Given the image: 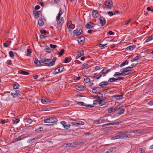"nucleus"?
I'll return each instance as SVG.
<instances>
[{"instance_id": "obj_1", "label": "nucleus", "mask_w": 153, "mask_h": 153, "mask_svg": "<svg viewBox=\"0 0 153 153\" xmlns=\"http://www.w3.org/2000/svg\"><path fill=\"white\" fill-rule=\"evenodd\" d=\"M132 135L131 134H128V133H121L120 134L116 135L112 137V138L113 139H118L119 138H129L131 137Z\"/></svg>"}, {"instance_id": "obj_2", "label": "nucleus", "mask_w": 153, "mask_h": 153, "mask_svg": "<svg viewBox=\"0 0 153 153\" xmlns=\"http://www.w3.org/2000/svg\"><path fill=\"white\" fill-rule=\"evenodd\" d=\"M57 121L58 119L56 118L55 117H52L45 119L44 122L45 123H54L57 122Z\"/></svg>"}, {"instance_id": "obj_3", "label": "nucleus", "mask_w": 153, "mask_h": 153, "mask_svg": "<svg viewBox=\"0 0 153 153\" xmlns=\"http://www.w3.org/2000/svg\"><path fill=\"white\" fill-rule=\"evenodd\" d=\"M120 72H122V76H125L131 73L132 71L129 69L128 68H125L120 70Z\"/></svg>"}, {"instance_id": "obj_4", "label": "nucleus", "mask_w": 153, "mask_h": 153, "mask_svg": "<svg viewBox=\"0 0 153 153\" xmlns=\"http://www.w3.org/2000/svg\"><path fill=\"white\" fill-rule=\"evenodd\" d=\"M51 59H50L42 58L41 59L40 61L41 63L46 64V66L48 67L51 66Z\"/></svg>"}, {"instance_id": "obj_5", "label": "nucleus", "mask_w": 153, "mask_h": 153, "mask_svg": "<svg viewBox=\"0 0 153 153\" xmlns=\"http://www.w3.org/2000/svg\"><path fill=\"white\" fill-rule=\"evenodd\" d=\"M122 107V106L120 105H119L117 107L114 108L113 107H111L108 110V113H111L115 112L116 111L120 109Z\"/></svg>"}, {"instance_id": "obj_6", "label": "nucleus", "mask_w": 153, "mask_h": 153, "mask_svg": "<svg viewBox=\"0 0 153 153\" xmlns=\"http://www.w3.org/2000/svg\"><path fill=\"white\" fill-rule=\"evenodd\" d=\"M104 4L105 7L107 9H110L112 7L113 3L111 0H109L105 1Z\"/></svg>"}, {"instance_id": "obj_7", "label": "nucleus", "mask_w": 153, "mask_h": 153, "mask_svg": "<svg viewBox=\"0 0 153 153\" xmlns=\"http://www.w3.org/2000/svg\"><path fill=\"white\" fill-rule=\"evenodd\" d=\"M115 148L108 147L105 149L101 153H113V150L115 149Z\"/></svg>"}, {"instance_id": "obj_8", "label": "nucleus", "mask_w": 153, "mask_h": 153, "mask_svg": "<svg viewBox=\"0 0 153 153\" xmlns=\"http://www.w3.org/2000/svg\"><path fill=\"white\" fill-rule=\"evenodd\" d=\"M41 102L43 104H49L51 102L50 100H49L44 96H42L41 97Z\"/></svg>"}, {"instance_id": "obj_9", "label": "nucleus", "mask_w": 153, "mask_h": 153, "mask_svg": "<svg viewBox=\"0 0 153 153\" xmlns=\"http://www.w3.org/2000/svg\"><path fill=\"white\" fill-rule=\"evenodd\" d=\"M56 20L57 22V25L59 26H62L64 23L63 17H59L58 19L56 17Z\"/></svg>"}, {"instance_id": "obj_10", "label": "nucleus", "mask_w": 153, "mask_h": 153, "mask_svg": "<svg viewBox=\"0 0 153 153\" xmlns=\"http://www.w3.org/2000/svg\"><path fill=\"white\" fill-rule=\"evenodd\" d=\"M20 91L18 90H15L12 92L11 93V95L13 96V98H15L17 97L20 96L19 94Z\"/></svg>"}, {"instance_id": "obj_11", "label": "nucleus", "mask_w": 153, "mask_h": 153, "mask_svg": "<svg viewBox=\"0 0 153 153\" xmlns=\"http://www.w3.org/2000/svg\"><path fill=\"white\" fill-rule=\"evenodd\" d=\"M99 20L102 26H103L105 25L106 20L105 18L103 16H100L99 18Z\"/></svg>"}, {"instance_id": "obj_12", "label": "nucleus", "mask_w": 153, "mask_h": 153, "mask_svg": "<svg viewBox=\"0 0 153 153\" xmlns=\"http://www.w3.org/2000/svg\"><path fill=\"white\" fill-rule=\"evenodd\" d=\"M100 104V100L97 99L93 101V103L92 105H89L87 106L89 107L90 108H92L94 107L95 105L99 104V105Z\"/></svg>"}, {"instance_id": "obj_13", "label": "nucleus", "mask_w": 153, "mask_h": 153, "mask_svg": "<svg viewBox=\"0 0 153 153\" xmlns=\"http://www.w3.org/2000/svg\"><path fill=\"white\" fill-rule=\"evenodd\" d=\"M75 88L79 91H82L84 90V87L82 85H78L75 86Z\"/></svg>"}, {"instance_id": "obj_14", "label": "nucleus", "mask_w": 153, "mask_h": 153, "mask_svg": "<svg viewBox=\"0 0 153 153\" xmlns=\"http://www.w3.org/2000/svg\"><path fill=\"white\" fill-rule=\"evenodd\" d=\"M63 68L64 67L62 66L57 68L54 71V72H55V74H56L62 72L63 71Z\"/></svg>"}, {"instance_id": "obj_15", "label": "nucleus", "mask_w": 153, "mask_h": 153, "mask_svg": "<svg viewBox=\"0 0 153 153\" xmlns=\"http://www.w3.org/2000/svg\"><path fill=\"white\" fill-rule=\"evenodd\" d=\"M84 124V123L83 122L80 120H78L71 123V124H78V125L80 126L83 125Z\"/></svg>"}, {"instance_id": "obj_16", "label": "nucleus", "mask_w": 153, "mask_h": 153, "mask_svg": "<svg viewBox=\"0 0 153 153\" xmlns=\"http://www.w3.org/2000/svg\"><path fill=\"white\" fill-rule=\"evenodd\" d=\"M92 16L94 18H97L99 14L97 10H94L91 13Z\"/></svg>"}, {"instance_id": "obj_17", "label": "nucleus", "mask_w": 153, "mask_h": 153, "mask_svg": "<svg viewBox=\"0 0 153 153\" xmlns=\"http://www.w3.org/2000/svg\"><path fill=\"white\" fill-rule=\"evenodd\" d=\"M94 25L93 23L89 22L86 24L85 25V27L88 29H90L93 27Z\"/></svg>"}, {"instance_id": "obj_18", "label": "nucleus", "mask_w": 153, "mask_h": 153, "mask_svg": "<svg viewBox=\"0 0 153 153\" xmlns=\"http://www.w3.org/2000/svg\"><path fill=\"white\" fill-rule=\"evenodd\" d=\"M107 101L105 98H103L102 99L100 100V104L99 105L100 106H102L105 105L107 102Z\"/></svg>"}, {"instance_id": "obj_19", "label": "nucleus", "mask_w": 153, "mask_h": 153, "mask_svg": "<svg viewBox=\"0 0 153 153\" xmlns=\"http://www.w3.org/2000/svg\"><path fill=\"white\" fill-rule=\"evenodd\" d=\"M41 13V12L40 11L34 10L33 12L35 18L37 19L39 17V15Z\"/></svg>"}, {"instance_id": "obj_20", "label": "nucleus", "mask_w": 153, "mask_h": 153, "mask_svg": "<svg viewBox=\"0 0 153 153\" xmlns=\"http://www.w3.org/2000/svg\"><path fill=\"white\" fill-rule=\"evenodd\" d=\"M85 37L83 36H81L78 40V42L79 44H82L85 42Z\"/></svg>"}, {"instance_id": "obj_21", "label": "nucleus", "mask_w": 153, "mask_h": 153, "mask_svg": "<svg viewBox=\"0 0 153 153\" xmlns=\"http://www.w3.org/2000/svg\"><path fill=\"white\" fill-rule=\"evenodd\" d=\"M109 84V83H108V81H103L100 83L99 85L100 86L103 88L105 86L108 85Z\"/></svg>"}, {"instance_id": "obj_22", "label": "nucleus", "mask_w": 153, "mask_h": 153, "mask_svg": "<svg viewBox=\"0 0 153 153\" xmlns=\"http://www.w3.org/2000/svg\"><path fill=\"white\" fill-rule=\"evenodd\" d=\"M41 62L40 61L38 60V58L36 57L35 59L34 63L38 66H40L41 65Z\"/></svg>"}, {"instance_id": "obj_23", "label": "nucleus", "mask_w": 153, "mask_h": 153, "mask_svg": "<svg viewBox=\"0 0 153 153\" xmlns=\"http://www.w3.org/2000/svg\"><path fill=\"white\" fill-rule=\"evenodd\" d=\"M136 47V46L135 45L130 46L127 47L126 48V51H132Z\"/></svg>"}, {"instance_id": "obj_24", "label": "nucleus", "mask_w": 153, "mask_h": 153, "mask_svg": "<svg viewBox=\"0 0 153 153\" xmlns=\"http://www.w3.org/2000/svg\"><path fill=\"white\" fill-rule=\"evenodd\" d=\"M13 87L14 89H18L19 88V85L16 82H15L13 83Z\"/></svg>"}, {"instance_id": "obj_25", "label": "nucleus", "mask_w": 153, "mask_h": 153, "mask_svg": "<svg viewBox=\"0 0 153 153\" xmlns=\"http://www.w3.org/2000/svg\"><path fill=\"white\" fill-rule=\"evenodd\" d=\"M39 25L40 27L44 25V22L42 18H39L38 21Z\"/></svg>"}, {"instance_id": "obj_26", "label": "nucleus", "mask_w": 153, "mask_h": 153, "mask_svg": "<svg viewBox=\"0 0 153 153\" xmlns=\"http://www.w3.org/2000/svg\"><path fill=\"white\" fill-rule=\"evenodd\" d=\"M123 95H115L113 96L114 99H116L117 100L122 99L123 98Z\"/></svg>"}, {"instance_id": "obj_27", "label": "nucleus", "mask_w": 153, "mask_h": 153, "mask_svg": "<svg viewBox=\"0 0 153 153\" xmlns=\"http://www.w3.org/2000/svg\"><path fill=\"white\" fill-rule=\"evenodd\" d=\"M153 39V33L150 36H148L145 41V42H147Z\"/></svg>"}, {"instance_id": "obj_28", "label": "nucleus", "mask_w": 153, "mask_h": 153, "mask_svg": "<svg viewBox=\"0 0 153 153\" xmlns=\"http://www.w3.org/2000/svg\"><path fill=\"white\" fill-rule=\"evenodd\" d=\"M128 61L127 60L124 61L120 65V67H121L125 66L126 65L128 64Z\"/></svg>"}, {"instance_id": "obj_29", "label": "nucleus", "mask_w": 153, "mask_h": 153, "mask_svg": "<svg viewBox=\"0 0 153 153\" xmlns=\"http://www.w3.org/2000/svg\"><path fill=\"white\" fill-rule=\"evenodd\" d=\"M103 97V95L102 94L99 93L96 96H95V98L97 99L98 100H101Z\"/></svg>"}, {"instance_id": "obj_30", "label": "nucleus", "mask_w": 153, "mask_h": 153, "mask_svg": "<svg viewBox=\"0 0 153 153\" xmlns=\"http://www.w3.org/2000/svg\"><path fill=\"white\" fill-rule=\"evenodd\" d=\"M110 70V69H108L106 68H105L102 71L101 73L102 74H106L108 73Z\"/></svg>"}, {"instance_id": "obj_31", "label": "nucleus", "mask_w": 153, "mask_h": 153, "mask_svg": "<svg viewBox=\"0 0 153 153\" xmlns=\"http://www.w3.org/2000/svg\"><path fill=\"white\" fill-rule=\"evenodd\" d=\"M22 138L21 136H19L18 137L16 138L13 140L12 142L13 143H15L17 141L21 140Z\"/></svg>"}, {"instance_id": "obj_32", "label": "nucleus", "mask_w": 153, "mask_h": 153, "mask_svg": "<svg viewBox=\"0 0 153 153\" xmlns=\"http://www.w3.org/2000/svg\"><path fill=\"white\" fill-rule=\"evenodd\" d=\"M102 123H105L107 122H109L110 121L108 120V119L105 118V117H101Z\"/></svg>"}, {"instance_id": "obj_33", "label": "nucleus", "mask_w": 153, "mask_h": 153, "mask_svg": "<svg viewBox=\"0 0 153 153\" xmlns=\"http://www.w3.org/2000/svg\"><path fill=\"white\" fill-rule=\"evenodd\" d=\"M88 64L87 63H84L81 65L80 67H81V69L82 70L86 68V67H88Z\"/></svg>"}, {"instance_id": "obj_34", "label": "nucleus", "mask_w": 153, "mask_h": 153, "mask_svg": "<svg viewBox=\"0 0 153 153\" xmlns=\"http://www.w3.org/2000/svg\"><path fill=\"white\" fill-rule=\"evenodd\" d=\"M44 50L47 53H51V49L48 46L46 47V48H45Z\"/></svg>"}, {"instance_id": "obj_35", "label": "nucleus", "mask_w": 153, "mask_h": 153, "mask_svg": "<svg viewBox=\"0 0 153 153\" xmlns=\"http://www.w3.org/2000/svg\"><path fill=\"white\" fill-rule=\"evenodd\" d=\"M125 111V109L124 108H122L119 111L118 113V115L120 116L123 114Z\"/></svg>"}, {"instance_id": "obj_36", "label": "nucleus", "mask_w": 153, "mask_h": 153, "mask_svg": "<svg viewBox=\"0 0 153 153\" xmlns=\"http://www.w3.org/2000/svg\"><path fill=\"white\" fill-rule=\"evenodd\" d=\"M63 13V10H62L61 8H60V10L59 11V12L57 16H56L57 17V18L58 19L59 17H60L61 16L62 14Z\"/></svg>"}, {"instance_id": "obj_37", "label": "nucleus", "mask_w": 153, "mask_h": 153, "mask_svg": "<svg viewBox=\"0 0 153 153\" xmlns=\"http://www.w3.org/2000/svg\"><path fill=\"white\" fill-rule=\"evenodd\" d=\"M84 54V51L82 50L79 51L78 52L77 55L79 56L80 57L83 55Z\"/></svg>"}, {"instance_id": "obj_38", "label": "nucleus", "mask_w": 153, "mask_h": 153, "mask_svg": "<svg viewBox=\"0 0 153 153\" xmlns=\"http://www.w3.org/2000/svg\"><path fill=\"white\" fill-rule=\"evenodd\" d=\"M64 145L66 147H72L73 146V144L70 143H65Z\"/></svg>"}, {"instance_id": "obj_39", "label": "nucleus", "mask_w": 153, "mask_h": 153, "mask_svg": "<svg viewBox=\"0 0 153 153\" xmlns=\"http://www.w3.org/2000/svg\"><path fill=\"white\" fill-rule=\"evenodd\" d=\"M25 122L27 123V125L30 124L32 122V120L30 118L25 120Z\"/></svg>"}, {"instance_id": "obj_40", "label": "nucleus", "mask_w": 153, "mask_h": 153, "mask_svg": "<svg viewBox=\"0 0 153 153\" xmlns=\"http://www.w3.org/2000/svg\"><path fill=\"white\" fill-rule=\"evenodd\" d=\"M116 78L112 77V78H109V79L108 80V83H109L110 82H115L116 81Z\"/></svg>"}, {"instance_id": "obj_41", "label": "nucleus", "mask_w": 153, "mask_h": 153, "mask_svg": "<svg viewBox=\"0 0 153 153\" xmlns=\"http://www.w3.org/2000/svg\"><path fill=\"white\" fill-rule=\"evenodd\" d=\"M120 73L118 72H116L115 74H114L113 76L114 77L119 76L120 75H122V72H120Z\"/></svg>"}, {"instance_id": "obj_42", "label": "nucleus", "mask_w": 153, "mask_h": 153, "mask_svg": "<svg viewBox=\"0 0 153 153\" xmlns=\"http://www.w3.org/2000/svg\"><path fill=\"white\" fill-rule=\"evenodd\" d=\"M57 59V58L56 57H54L53 59V60L52 61H51V66H53V65H54L55 64V61L56 60V59Z\"/></svg>"}, {"instance_id": "obj_43", "label": "nucleus", "mask_w": 153, "mask_h": 153, "mask_svg": "<svg viewBox=\"0 0 153 153\" xmlns=\"http://www.w3.org/2000/svg\"><path fill=\"white\" fill-rule=\"evenodd\" d=\"M102 76V75L100 74H98L97 75L94 76H93V78H96L97 79H99Z\"/></svg>"}, {"instance_id": "obj_44", "label": "nucleus", "mask_w": 153, "mask_h": 153, "mask_svg": "<svg viewBox=\"0 0 153 153\" xmlns=\"http://www.w3.org/2000/svg\"><path fill=\"white\" fill-rule=\"evenodd\" d=\"M84 81L86 83H88L90 81V79L89 77H86L84 78Z\"/></svg>"}, {"instance_id": "obj_45", "label": "nucleus", "mask_w": 153, "mask_h": 153, "mask_svg": "<svg viewBox=\"0 0 153 153\" xmlns=\"http://www.w3.org/2000/svg\"><path fill=\"white\" fill-rule=\"evenodd\" d=\"M20 73L24 75H27L29 74V73L28 72L22 70L21 71Z\"/></svg>"}, {"instance_id": "obj_46", "label": "nucleus", "mask_w": 153, "mask_h": 153, "mask_svg": "<svg viewBox=\"0 0 153 153\" xmlns=\"http://www.w3.org/2000/svg\"><path fill=\"white\" fill-rule=\"evenodd\" d=\"M64 51L65 50L64 49H62L61 51L59 52L58 55L60 56H62L64 52Z\"/></svg>"}, {"instance_id": "obj_47", "label": "nucleus", "mask_w": 153, "mask_h": 153, "mask_svg": "<svg viewBox=\"0 0 153 153\" xmlns=\"http://www.w3.org/2000/svg\"><path fill=\"white\" fill-rule=\"evenodd\" d=\"M109 123V125H118L119 124V122H113L111 123Z\"/></svg>"}, {"instance_id": "obj_48", "label": "nucleus", "mask_w": 153, "mask_h": 153, "mask_svg": "<svg viewBox=\"0 0 153 153\" xmlns=\"http://www.w3.org/2000/svg\"><path fill=\"white\" fill-rule=\"evenodd\" d=\"M27 53L26 54V56H29L31 53V51L29 49H27Z\"/></svg>"}, {"instance_id": "obj_49", "label": "nucleus", "mask_w": 153, "mask_h": 153, "mask_svg": "<svg viewBox=\"0 0 153 153\" xmlns=\"http://www.w3.org/2000/svg\"><path fill=\"white\" fill-rule=\"evenodd\" d=\"M97 124H98L100 123H102V120L101 119V118H100V119H99L98 120H97L95 122Z\"/></svg>"}, {"instance_id": "obj_50", "label": "nucleus", "mask_w": 153, "mask_h": 153, "mask_svg": "<svg viewBox=\"0 0 153 153\" xmlns=\"http://www.w3.org/2000/svg\"><path fill=\"white\" fill-rule=\"evenodd\" d=\"M9 56L11 57H13L14 56V53L12 51H10L9 52Z\"/></svg>"}, {"instance_id": "obj_51", "label": "nucleus", "mask_w": 153, "mask_h": 153, "mask_svg": "<svg viewBox=\"0 0 153 153\" xmlns=\"http://www.w3.org/2000/svg\"><path fill=\"white\" fill-rule=\"evenodd\" d=\"M43 128L42 127H40L39 128L36 129L35 130V131L36 132H39L40 131H42Z\"/></svg>"}, {"instance_id": "obj_52", "label": "nucleus", "mask_w": 153, "mask_h": 153, "mask_svg": "<svg viewBox=\"0 0 153 153\" xmlns=\"http://www.w3.org/2000/svg\"><path fill=\"white\" fill-rule=\"evenodd\" d=\"M99 88H93L92 90V92L94 93H97V89H98Z\"/></svg>"}, {"instance_id": "obj_53", "label": "nucleus", "mask_w": 153, "mask_h": 153, "mask_svg": "<svg viewBox=\"0 0 153 153\" xmlns=\"http://www.w3.org/2000/svg\"><path fill=\"white\" fill-rule=\"evenodd\" d=\"M36 139V138H35V137L34 138H32L31 139H29L27 141V142L29 143H30L33 140H34L35 139Z\"/></svg>"}, {"instance_id": "obj_54", "label": "nucleus", "mask_w": 153, "mask_h": 153, "mask_svg": "<svg viewBox=\"0 0 153 153\" xmlns=\"http://www.w3.org/2000/svg\"><path fill=\"white\" fill-rule=\"evenodd\" d=\"M49 45L51 48L53 49L57 47V45H53L52 44H50Z\"/></svg>"}, {"instance_id": "obj_55", "label": "nucleus", "mask_w": 153, "mask_h": 153, "mask_svg": "<svg viewBox=\"0 0 153 153\" xmlns=\"http://www.w3.org/2000/svg\"><path fill=\"white\" fill-rule=\"evenodd\" d=\"M141 57L139 55L135 57L134 58V60L135 61H137L138 60L141 58Z\"/></svg>"}, {"instance_id": "obj_56", "label": "nucleus", "mask_w": 153, "mask_h": 153, "mask_svg": "<svg viewBox=\"0 0 153 153\" xmlns=\"http://www.w3.org/2000/svg\"><path fill=\"white\" fill-rule=\"evenodd\" d=\"M89 105H85L83 102V104H82V106L84 107V108H90L89 107H88L87 106Z\"/></svg>"}, {"instance_id": "obj_57", "label": "nucleus", "mask_w": 153, "mask_h": 153, "mask_svg": "<svg viewBox=\"0 0 153 153\" xmlns=\"http://www.w3.org/2000/svg\"><path fill=\"white\" fill-rule=\"evenodd\" d=\"M48 37L47 36H44L42 35H40V37L41 39H43L47 38Z\"/></svg>"}, {"instance_id": "obj_58", "label": "nucleus", "mask_w": 153, "mask_h": 153, "mask_svg": "<svg viewBox=\"0 0 153 153\" xmlns=\"http://www.w3.org/2000/svg\"><path fill=\"white\" fill-rule=\"evenodd\" d=\"M139 150L140 151V153H144L145 150L144 149L140 148H139Z\"/></svg>"}, {"instance_id": "obj_59", "label": "nucleus", "mask_w": 153, "mask_h": 153, "mask_svg": "<svg viewBox=\"0 0 153 153\" xmlns=\"http://www.w3.org/2000/svg\"><path fill=\"white\" fill-rule=\"evenodd\" d=\"M71 125H70L69 124H66L65 125V126H64V128L66 129H68L70 127V126Z\"/></svg>"}, {"instance_id": "obj_60", "label": "nucleus", "mask_w": 153, "mask_h": 153, "mask_svg": "<svg viewBox=\"0 0 153 153\" xmlns=\"http://www.w3.org/2000/svg\"><path fill=\"white\" fill-rule=\"evenodd\" d=\"M147 10L148 11H150L152 13H153V8L151 9L150 7H148Z\"/></svg>"}, {"instance_id": "obj_61", "label": "nucleus", "mask_w": 153, "mask_h": 153, "mask_svg": "<svg viewBox=\"0 0 153 153\" xmlns=\"http://www.w3.org/2000/svg\"><path fill=\"white\" fill-rule=\"evenodd\" d=\"M20 121V120L19 119H16L14 122H13V124H17Z\"/></svg>"}, {"instance_id": "obj_62", "label": "nucleus", "mask_w": 153, "mask_h": 153, "mask_svg": "<svg viewBox=\"0 0 153 153\" xmlns=\"http://www.w3.org/2000/svg\"><path fill=\"white\" fill-rule=\"evenodd\" d=\"M40 32L42 33H46V30L44 29H42L40 30Z\"/></svg>"}, {"instance_id": "obj_63", "label": "nucleus", "mask_w": 153, "mask_h": 153, "mask_svg": "<svg viewBox=\"0 0 153 153\" xmlns=\"http://www.w3.org/2000/svg\"><path fill=\"white\" fill-rule=\"evenodd\" d=\"M107 45V44H100L99 45V48H102V47H103L105 45Z\"/></svg>"}, {"instance_id": "obj_64", "label": "nucleus", "mask_w": 153, "mask_h": 153, "mask_svg": "<svg viewBox=\"0 0 153 153\" xmlns=\"http://www.w3.org/2000/svg\"><path fill=\"white\" fill-rule=\"evenodd\" d=\"M69 59L68 57H65L64 60V62L65 63H68V59Z\"/></svg>"}]
</instances>
